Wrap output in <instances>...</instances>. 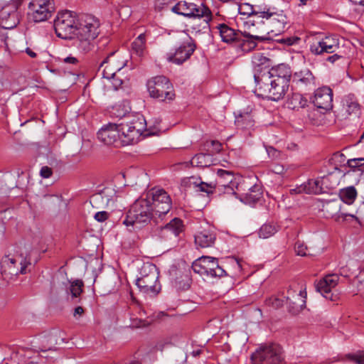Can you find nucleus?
<instances>
[{
	"label": "nucleus",
	"instance_id": "0eeeda50",
	"mask_svg": "<svg viewBox=\"0 0 364 364\" xmlns=\"http://www.w3.org/2000/svg\"><path fill=\"white\" fill-rule=\"evenodd\" d=\"M286 25L277 26L276 27L267 26V31L261 32L257 30V27L255 28H245L242 33L246 39L242 40L240 43V47L244 52H250L253 50L257 45L258 42H264L269 39L267 36L269 33L278 35L284 31Z\"/></svg>",
	"mask_w": 364,
	"mask_h": 364
},
{
	"label": "nucleus",
	"instance_id": "72a5a7b5",
	"mask_svg": "<svg viewBox=\"0 0 364 364\" xmlns=\"http://www.w3.org/2000/svg\"><path fill=\"white\" fill-rule=\"evenodd\" d=\"M343 105L348 114H357L360 110V105L353 95H348L343 100Z\"/></svg>",
	"mask_w": 364,
	"mask_h": 364
},
{
	"label": "nucleus",
	"instance_id": "bb28decb",
	"mask_svg": "<svg viewBox=\"0 0 364 364\" xmlns=\"http://www.w3.org/2000/svg\"><path fill=\"white\" fill-rule=\"evenodd\" d=\"M83 287L84 283L81 279L70 282V286L66 290L68 299L75 304L80 302V295L83 291Z\"/></svg>",
	"mask_w": 364,
	"mask_h": 364
},
{
	"label": "nucleus",
	"instance_id": "39448f33",
	"mask_svg": "<svg viewBox=\"0 0 364 364\" xmlns=\"http://www.w3.org/2000/svg\"><path fill=\"white\" fill-rule=\"evenodd\" d=\"M140 277H138V289L141 292L150 296H156L159 290L158 282L159 272L152 263L144 262L140 267Z\"/></svg>",
	"mask_w": 364,
	"mask_h": 364
},
{
	"label": "nucleus",
	"instance_id": "13d9d810",
	"mask_svg": "<svg viewBox=\"0 0 364 364\" xmlns=\"http://www.w3.org/2000/svg\"><path fill=\"white\" fill-rule=\"evenodd\" d=\"M63 61L65 63H70V64H76L78 60L76 58L73 56H68L65 58H64Z\"/></svg>",
	"mask_w": 364,
	"mask_h": 364
},
{
	"label": "nucleus",
	"instance_id": "6e6552de",
	"mask_svg": "<svg viewBox=\"0 0 364 364\" xmlns=\"http://www.w3.org/2000/svg\"><path fill=\"white\" fill-rule=\"evenodd\" d=\"M171 11L178 15L193 18V20L200 21V18H203L204 27H207L211 20V11L208 7L203 5L198 6L186 1H179L171 8Z\"/></svg>",
	"mask_w": 364,
	"mask_h": 364
},
{
	"label": "nucleus",
	"instance_id": "ea45409f",
	"mask_svg": "<svg viewBox=\"0 0 364 364\" xmlns=\"http://www.w3.org/2000/svg\"><path fill=\"white\" fill-rule=\"evenodd\" d=\"M277 228L272 224L263 225L259 230V237L266 239L272 237L277 232Z\"/></svg>",
	"mask_w": 364,
	"mask_h": 364
},
{
	"label": "nucleus",
	"instance_id": "aec40b11",
	"mask_svg": "<svg viewBox=\"0 0 364 364\" xmlns=\"http://www.w3.org/2000/svg\"><path fill=\"white\" fill-rule=\"evenodd\" d=\"M306 293L302 290H299L298 293L288 291L286 302L289 304L293 314H296L303 309L306 305Z\"/></svg>",
	"mask_w": 364,
	"mask_h": 364
},
{
	"label": "nucleus",
	"instance_id": "0e129e2a",
	"mask_svg": "<svg viewBox=\"0 0 364 364\" xmlns=\"http://www.w3.org/2000/svg\"><path fill=\"white\" fill-rule=\"evenodd\" d=\"M26 53L27 54L31 56V58H35L36 56V53H34L33 50H31V49L29 48H27L26 49Z\"/></svg>",
	"mask_w": 364,
	"mask_h": 364
},
{
	"label": "nucleus",
	"instance_id": "5701e85b",
	"mask_svg": "<svg viewBox=\"0 0 364 364\" xmlns=\"http://www.w3.org/2000/svg\"><path fill=\"white\" fill-rule=\"evenodd\" d=\"M262 74H267L271 80H284V82L289 83L291 73L288 65L279 64L270 70L263 71Z\"/></svg>",
	"mask_w": 364,
	"mask_h": 364
},
{
	"label": "nucleus",
	"instance_id": "09e8293b",
	"mask_svg": "<svg viewBox=\"0 0 364 364\" xmlns=\"http://www.w3.org/2000/svg\"><path fill=\"white\" fill-rule=\"evenodd\" d=\"M109 217V213L107 211H100L95 214L94 218L98 222H104Z\"/></svg>",
	"mask_w": 364,
	"mask_h": 364
},
{
	"label": "nucleus",
	"instance_id": "473e14b6",
	"mask_svg": "<svg viewBox=\"0 0 364 364\" xmlns=\"http://www.w3.org/2000/svg\"><path fill=\"white\" fill-rule=\"evenodd\" d=\"M347 165L350 168L345 176L352 177L357 171L362 173L364 171V158H354L347 161Z\"/></svg>",
	"mask_w": 364,
	"mask_h": 364
},
{
	"label": "nucleus",
	"instance_id": "9b49d317",
	"mask_svg": "<svg viewBox=\"0 0 364 364\" xmlns=\"http://www.w3.org/2000/svg\"><path fill=\"white\" fill-rule=\"evenodd\" d=\"M183 230L182 220L175 218L163 227H156L154 236H157L160 240L174 245L178 242V237Z\"/></svg>",
	"mask_w": 364,
	"mask_h": 364
},
{
	"label": "nucleus",
	"instance_id": "a18cd8bd",
	"mask_svg": "<svg viewBox=\"0 0 364 364\" xmlns=\"http://www.w3.org/2000/svg\"><path fill=\"white\" fill-rule=\"evenodd\" d=\"M127 112L124 105H117L112 107L110 114L113 117L122 118L126 116Z\"/></svg>",
	"mask_w": 364,
	"mask_h": 364
},
{
	"label": "nucleus",
	"instance_id": "c756f323",
	"mask_svg": "<svg viewBox=\"0 0 364 364\" xmlns=\"http://www.w3.org/2000/svg\"><path fill=\"white\" fill-rule=\"evenodd\" d=\"M217 28L223 42L230 43L237 39V32L228 25L221 23L217 26Z\"/></svg>",
	"mask_w": 364,
	"mask_h": 364
},
{
	"label": "nucleus",
	"instance_id": "774afa93",
	"mask_svg": "<svg viewBox=\"0 0 364 364\" xmlns=\"http://www.w3.org/2000/svg\"><path fill=\"white\" fill-rule=\"evenodd\" d=\"M355 4L364 5V0H350Z\"/></svg>",
	"mask_w": 364,
	"mask_h": 364
},
{
	"label": "nucleus",
	"instance_id": "a19ab883",
	"mask_svg": "<svg viewBox=\"0 0 364 364\" xmlns=\"http://www.w3.org/2000/svg\"><path fill=\"white\" fill-rule=\"evenodd\" d=\"M138 122H139V124L141 126V128H139L138 127V129H137V132H138V134H139V136H142L143 138H145V137H147V136H153V135H155L157 134V131L154 129H144V126H146V122L144 117V116H141L139 117L138 115Z\"/></svg>",
	"mask_w": 364,
	"mask_h": 364
},
{
	"label": "nucleus",
	"instance_id": "3c124183",
	"mask_svg": "<svg viewBox=\"0 0 364 364\" xmlns=\"http://www.w3.org/2000/svg\"><path fill=\"white\" fill-rule=\"evenodd\" d=\"M52 173V170L48 166H43L40 171V175L44 178H48L51 176Z\"/></svg>",
	"mask_w": 364,
	"mask_h": 364
},
{
	"label": "nucleus",
	"instance_id": "dca6fc26",
	"mask_svg": "<svg viewBox=\"0 0 364 364\" xmlns=\"http://www.w3.org/2000/svg\"><path fill=\"white\" fill-rule=\"evenodd\" d=\"M97 138L107 145H112L122 140L119 124L108 123L103 126L97 132Z\"/></svg>",
	"mask_w": 364,
	"mask_h": 364
},
{
	"label": "nucleus",
	"instance_id": "412c9836",
	"mask_svg": "<svg viewBox=\"0 0 364 364\" xmlns=\"http://www.w3.org/2000/svg\"><path fill=\"white\" fill-rule=\"evenodd\" d=\"M115 52H111L99 65L98 70H100L102 68V75L104 78L111 79V77H115L116 72L119 71L122 66L116 65V61L111 60Z\"/></svg>",
	"mask_w": 364,
	"mask_h": 364
},
{
	"label": "nucleus",
	"instance_id": "f704fd0d",
	"mask_svg": "<svg viewBox=\"0 0 364 364\" xmlns=\"http://www.w3.org/2000/svg\"><path fill=\"white\" fill-rule=\"evenodd\" d=\"M191 163L193 166L200 168L210 166L213 163L212 156L210 154H198L193 157Z\"/></svg>",
	"mask_w": 364,
	"mask_h": 364
},
{
	"label": "nucleus",
	"instance_id": "2f4dec72",
	"mask_svg": "<svg viewBox=\"0 0 364 364\" xmlns=\"http://www.w3.org/2000/svg\"><path fill=\"white\" fill-rule=\"evenodd\" d=\"M357 191L354 186H348L340 190L339 200H341V202L343 201L346 204L350 205L355 201L357 197Z\"/></svg>",
	"mask_w": 364,
	"mask_h": 364
},
{
	"label": "nucleus",
	"instance_id": "c85d7f7f",
	"mask_svg": "<svg viewBox=\"0 0 364 364\" xmlns=\"http://www.w3.org/2000/svg\"><path fill=\"white\" fill-rule=\"evenodd\" d=\"M262 193L259 186H254L241 198V200L246 204L253 205L262 198Z\"/></svg>",
	"mask_w": 364,
	"mask_h": 364
},
{
	"label": "nucleus",
	"instance_id": "49530a36",
	"mask_svg": "<svg viewBox=\"0 0 364 364\" xmlns=\"http://www.w3.org/2000/svg\"><path fill=\"white\" fill-rule=\"evenodd\" d=\"M284 301L282 299L272 296L266 300V304L268 306H272L274 309H278L284 305Z\"/></svg>",
	"mask_w": 364,
	"mask_h": 364
},
{
	"label": "nucleus",
	"instance_id": "1a4fd4ad",
	"mask_svg": "<svg viewBox=\"0 0 364 364\" xmlns=\"http://www.w3.org/2000/svg\"><path fill=\"white\" fill-rule=\"evenodd\" d=\"M193 271L205 279L220 278L226 274L216 257L202 256L192 264Z\"/></svg>",
	"mask_w": 364,
	"mask_h": 364
},
{
	"label": "nucleus",
	"instance_id": "7ed1b4c3",
	"mask_svg": "<svg viewBox=\"0 0 364 364\" xmlns=\"http://www.w3.org/2000/svg\"><path fill=\"white\" fill-rule=\"evenodd\" d=\"M238 13L250 16L245 23V28H255L261 32L267 31V26L277 27L287 24V16L284 11L274 6H252L245 3L237 7Z\"/></svg>",
	"mask_w": 364,
	"mask_h": 364
},
{
	"label": "nucleus",
	"instance_id": "f03ea898",
	"mask_svg": "<svg viewBox=\"0 0 364 364\" xmlns=\"http://www.w3.org/2000/svg\"><path fill=\"white\" fill-rule=\"evenodd\" d=\"M171 208V198L164 189L154 188L142 193L138 198V236H154L156 226Z\"/></svg>",
	"mask_w": 364,
	"mask_h": 364
},
{
	"label": "nucleus",
	"instance_id": "393cba45",
	"mask_svg": "<svg viewBox=\"0 0 364 364\" xmlns=\"http://www.w3.org/2000/svg\"><path fill=\"white\" fill-rule=\"evenodd\" d=\"M333 177V174L323 176L322 178H318L316 179L309 180L306 183H304L306 193L307 194H320L323 193V185L326 183L331 178Z\"/></svg>",
	"mask_w": 364,
	"mask_h": 364
},
{
	"label": "nucleus",
	"instance_id": "a211bd4d",
	"mask_svg": "<svg viewBox=\"0 0 364 364\" xmlns=\"http://www.w3.org/2000/svg\"><path fill=\"white\" fill-rule=\"evenodd\" d=\"M218 178L215 184L216 187L224 188L225 193H235V188L237 187V182L232 172L218 169L217 171Z\"/></svg>",
	"mask_w": 364,
	"mask_h": 364
},
{
	"label": "nucleus",
	"instance_id": "4c0bfd02",
	"mask_svg": "<svg viewBox=\"0 0 364 364\" xmlns=\"http://www.w3.org/2000/svg\"><path fill=\"white\" fill-rule=\"evenodd\" d=\"M236 125L237 127L242 129H249L254 127L255 122L250 114L240 115L236 118Z\"/></svg>",
	"mask_w": 364,
	"mask_h": 364
},
{
	"label": "nucleus",
	"instance_id": "4468645a",
	"mask_svg": "<svg viewBox=\"0 0 364 364\" xmlns=\"http://www.w3.org/2000/svg\"><path fill=\"white\" fill-rule=\"evenodd\" d=\"M338 48L339 41L336 36H326L310 46V51L316 55L333 53Z\"/></svg>",
	"mask_w": 364,
	"mask_h": 364
},
{
	"label": "nucleus",
	"instance_id": "4be33fe9",
	"mask_svg": "<svg viewBox=\"0 0 364 364\" xmlns=\"http://www.w3.org/2000/svg\"><path fill=\"white\" fill-rule=\"evenodd\" d=\"M194 239L197 249L208 248L214 245L216 235L210 230H203L195 235Z\"/></svg>",
	"mask_w": 364,
	"mask_h": 364
},
{
	"label": "nucleus",
	"instance_id": "79ce46f5",
	"mask_svg": "<svg viewBox=\"0 0 364 364\" xmlns=\"http://www.w3.org/2000/svg\"><path fill=\"white\" fill-rule=\"evenodd\" d=\"M294 250L297 255L301 257L315 255V252L311 248H309L303 242L299 240L295 243Z\"/></svg>",
	"mask_w": 364,
	"mask_h": 364
},
{
	"label": "nucleus",
	"instance_id": "37998d69",
	"mask_svg": "<svg viewBox=\"0 0 364 364\" xmlns=\"http://www.w3.org/2000/svg\"><path fill=\"white\" fill-rule=\"evenodd\" d=\"M21 260L20 262L21 268L19 273L25 274L27 273V267L31 265V252H28L25 256L21 255Z\"/></svg>",
	"mask_w": 364,
	"mask_h": 364
},
{
	"label": "nucleus",
	"instance_id": "6ab92c4d",
	"mask_svg": "<svg viewBox=\"0 0 364 364\" xmlns=\"http://www.w3.org/2000/svg\"><path fill=\"white\" fill-rule=\"evenodd\" d=\"M323 208L326 213L337 222H340L341 220H344L347 217L356 218L354 215L341 212V202L338 199L326 202L323 205Z\"/></svg>",
	"mask_w": 364,
	"mask_h": 364
},
{
	"label": "nucleus",
	"instance_id": "7c9ffc66",
	"mask_svg": "<svg viewBox=\"0 0 364 364\" xmlns=\"http://www.w3.org/2000/svg\"><path fill=\"white\" fill-rule=\"evenodd\" d=\"M308 105V100L299 93H294L287 102V106L289 109L299 110L306 107Z\"/></svg>",
	"mask_w": 364,
	"mask_h": 364
},
{
	"label": "nucleus",
	"instance_id": "c9c22d12",
	"mask_svg": "<svg viewBox=\"0 0 364 364\" xmlns=\"http://www.w3.org/2000/svg\"><path fill=\"white\" fill-rule=\"evenodd\" d=\"M136 222V209L135 207L132 208L127 213L123 224L127 227L129 232H133L135 230V223Z\"/></svg>",
	"mask_w": 364,
	"mask_h": 364
},
{
	"label": "nucleus",
	"instance_id": "e433bc0d",
	"mask_svg": "<svg viewBox=\"0 0 364 364\" xmlns=\"http://www.w3.org/2000/svg\"><path fill=\"white\" fill-rule=\"evenodd\" d=\"M252 62L256 71L262 70V68H259L261 66H264L265 68H268L269 66V59L261 53H255L252 58Z\"/></svg>",
	"mask_w": 364,
	"mask_h": 364
},
{
	"label": "nucleus",
	"instance_id": "f3484780",
	"mask_svg": "<svg viewBox=\"0 0 364 364\" xmlns=\"http://www.w3.org/2000/svg\"><path fill=\"white\" fill-rule=\"evenodd\" d=\"M339 277L337 274L326 275L315 284V287L323 297L334 301L333 294L331 292L338 282Z\"/></svg>",
	"mask_w": 364,
	"mask_h": 364
},
{
	"label": "nucleus",
	"instance_id": "20e7f679",
	"mask_svg": "<svg viewBox=\"0 0 364 364\" xmlns=\"http://www.w3.org/2000/svg\"><path fill=\"white\" fill-rule=\"evenodd\" d=\"M254 78L258 95L272 101L282 99L289 90V83L284 80H271L267 74L255 73Z\"/></svg>",
	"mask_w": 364,
	"mask_h": 364
},
{
	"label": "nucleus",
	"instance_id": "bf43d9fd",
	"mask_svg": "<svg viewBox=\"0 0 364 364\" xmlns=\"http://www.w3.org/2000/svg\"><path fill=\"white\" fill-rule=\"evenodd\" d=\"M353 358L357 364H364V353L360 355H353Z\"/></svg>",
	"mask_w": 364,
	"mask_h": 364
},
{
	"label": "nucleus",
	"instance_id": "338daca9",
	"mask_svg": "<svg viewBox=\"0 0 364 364\" xmlns=\"http://www.w3.org/2000/svg\"><path fill=\"white\" fill-rule=\"evenodd\" d=\"M213 145L215 146V149L217 151H220V147H221V144L219 143L218 141H213Z\"/></svg>",
	"mask_w": 364,
	"mask_h": 364
},
{
	"label": "nucleus",
	"instance_id": "b1692460",
	"mask_svg": "<svg viewBox=\"0 0 364 364\" xmlns=\"http://www.w3.org/2000/svg\"><path fill=\"white\" fill-rule=\"evenodd\" d=\"M120 134L122 136V143L124 146L129 145L134 143L136 135L135 122L120 123L119 124Z\"/></svg>",
	"mask_w": 364,
	"mask_h": 364
},
{
	"label": "nucleus",
	"instance_id": "9d476101",
	"mask_svg": "<svg viewBox=\"0 0 364 364\" xmlns=\"http://www.w3.org/2000/svg\"><path fill=\"white\" fill-rule=\"evenodd\" d=\"M251 359L253 364H280L284 358L280 346L272 343L259 347Z\"/></svg>",
	"mask_w": 364,
	"mask_h": 364
},
{
	"label": "nucleus",
	"instance_id": "603ef678",
	"mask_svg": "<svg viewBox=\"0 0 364 364\" xmlns=\"http://www.w3.org/2000/svg\"><path fill=\"white\" fill-rule=\"evenodd\" d=\"M174 0H155V6L159 9H163L165 6L171 4Z\"/></svg>",
	"mask_w": 364,
	"mask_h": 364
},
{
	"label": "nucleus",
	"instance_id": "58836bf2",
	"mask_svg": "<svg viewBox=\"0 0 364 364\" xmlns=\"http://www.w3.org/2000/svg\"><path fill=\"white\" fill-rule=\"evenodd\" d=\"M147 33H141L138 35V57H145L148 54V49L146 44Z\"/></svg>",
	"mask_w": 364,
	"mask_h": 364
},
{
	"label": "nucleus",
	"instance_id": "864d4df0",
	"mask_svg": "<svg viewBox=\"0 0 364 364\" xmlns=\"http://www.w3.org/2000/svg\"><path fill=\"white\" fill-rule=\"evenodd\" d=\"M305 187L304 186V184L303 183L302 185L295 188H292V189H290V193L291 194H297V193H306V190H305Z\"/></svg>",
	"mask_w": 364,
	"mask_h": 364
},
{
	"label": "nucleus",
	"instance_id": "423d86ee",
	"mask_svg": "<svg viewBox=\"0 0 364 364\" xmlns=\"http://www.w3.org/2000/svg\"><path fill=\"white\" fill-rule=\"evenodd\" d=\"M149 96L161 102H170L175 99L173 87L169 80L163 75L155 76L147 81Z\"/></svg>",
	"mask_w": 364,
	"mask_h": 364
},
{
	"label": "nucleus",
	"instance_id": "680f3d73",
	"mask_svg": "<svg viewBox=\"0 0 364 364\" xmlns=\"http://www.w3.org/2000/svg\"><path fill=\"white\" fill-rule=\"evenodd\" d=\"M129 319L131 323L127 326L132 328H136V318L134 317V315H130Z\"/></svg>",
	"mask_w": 364,
	"mask_h": 364
},
{
	"label": "nucleus",
	"instance_id": "cd10ccee",
	"mask_svg": "<svg viewBox=\"0 0 364 364\" xmlns=\"http://www.w3.org/2000/svg\"><path fill=\"white\" fill-rule=\"evenodd\" d=\"M190 187H192L196 192L205 193L208 195L213 193L216 188L215 183H205L200 178L191 177L188 179Z\"/></svg>",
	"mask_w": 364,
	"mask_h": 364
},
{
	"label": "nucleus",
	"instance_id": "c03bdc74",
	"mask_svg": "<svg viewBox=\"0 0 364 364\" xmlns=\"http://www.w3.org/2000/svg\"><path fill=\"white\" fill-rule=\"evenodd\" d=\"M191 20L189 21L187 26H190V28L192 31H195L196 33L200 32L203 29L208 28L209 23H208L207 27H204V24L203 23V18H200V21L199 20H193V18H190Z\"/></svg>",
	"mask_w": 364,
	"mask_h": 364
},
{
	"label": "nucleus",
	"instance_id": "052dcab7",
	"mask_svg": "<svg viewBox=\"0 0 364 364\" xmlns=\"http://www.w3.org/2000/svg\"><path fill=\"white\" fill-rule=\"evenodd\" d=\"M150 323H151L150 321H144L141 318L140 319L138 318L137 327L141 328V327L148 326L150 324Z\"/></svg>",
	"mask_w": 364,
	"mask_h": 364
},
{
	"label": "nucleus",
	"instance_id": "6e6d98bb",
	"mask_svg": "<svg viewBox=\"0 0 364 364\" xmlns=\"http://www.w3.org/2000/svg\"><path fill=\"white\" fill-rule=\"evenodd\" d=\"M112 84L115 90H117L122 84V80L120 79H117L115 77H111Z\"/></svg>",
	"mask_w": 364,
	"mask_h": 364
},
{
	"label": "nucleus",
	"instance_id": "e2e57ef3",
	"mask_svg": "<svg viewBox=\"0 0 364 364\" xmlns=\"http://www.w3.org/2000/svg\"><path fill=\"white\" fill-rule=\"evenodd\" d=\"M340 58H341V55H338L337 54H334L333 55H331V56L328 57L327 60L331 62V63H334L337 60H338Z\"/></svg>",
	"mask_w": 364,
	"mask_h": 364
},
{
	"label": "nucleus",
	"instance_id": "8fccbe9b",
	"mask_svg": "<svg viewBox=\"0 0 364 364\" xmlns=\"http://www.w3.org/2000/svg\"><path fill=\"white\" fill-rule=\"evenodd\" d=\"M285 170L284 166L279 164H274L271 166V171L276 174H283Z\"/></svg>",
	"mask_w": 364,
	"mask_h": 364
},
{
	"label": "nucleus",
	"instance_id": "4d7b16f0",
	"mask_svg": "<svg viewBox=\"0 0 364 364\" xmlns=\"http://www.w3.org/2000/svg\"><path fill=\"white\" fill-rule=\"evenodd\" d=\"M84 314V309L82 306H77L74 309L73 316L77 318V316H82Z\"/></svg>",
	"mask_w": 364,
	"mask_h": 364
},
{
	"label": "nucleus",
	"instance_id": "2eb2a0df",
	"mask_svg": "<svg viewBox=\"0 0 364 364\" xmlns=\"http://www.w3.org/2000/svg\"><path fill=\"white\" fill-rule=\"evenodd\" d=\"M313 102L314 105L325 111L331 110L333 107V91L327 86L318 88L314 92Z\"/></svg>",
	"mask_w": 364,
	"mask_h": 364
},
{
	"label": "nucleus",
	"instance_id": "ddd939ff",
	"mask_svg": "<svg viewBox=\"0 0 364 364\" xmlns=\"http://www.w3.org/2000/svg\"><path fill=\"white\" fill-rule=\"evenodd\" d=\"M196 50V44L193 40L183 42L174 52H168L166 54V59L169 63L181 65Z\"/></svg>",
	"mask_w": 364,
	"mask_h": 364
},
{
	"label": "nucleus",
	"instance_id": "5fc2aeb1",
	"mask_svg": "<svg viewBox=\"0 0 364 364\" xmlns=\"http://www.w3.org/2000/svg\"><path fill=\"white\" fill-rule=\"evenodd\" d=\"M16 259L14 258H9L8 257H5L4 258H3L1 262L3 265H7L9 267H11V266L16 264Z\"/></svg>",
	"mask_w": 364,
	"mask_h": 364
},
{
	"label": "nucleus",
	"instance_id": "de8ad7c7",
	"mask_svg": "<svg viewBox=\"0 0 364 364\" xmlns=\"http://www.w3.org/2000/svg\"><path fill=\"white\" fill-rule=\"evenodd\" d=\"M266 151L269 157L273 159H277L280 156V152L272 146L267 147Z\"/></svg>",
	"mask_w": 364,
	"mask_h": 364
},
{
	"label": "nucleus",
	"instance_id": "a878e982",
	"mask_svg": "<svg viewBox=\"0 0 364 364\" xmlns=\"http://www.w3.org/2000/svg\"><path fill=\"white\" fill-rule=\"evenodd\" d=\"M293 82L296 85L305 87H315V77L311 71L307 68L296 72L293 75Z\"/></svg>",
	"mask_w": 364,
	"mask_h": 364
},
{
	"label": "nucleus",
	"instance_id": "f8f14e48",
	"mask_svg": "<svg viewBox=\"0 0 364 364\" xmlns=\"http://www.w3.org/2000/svg\"><path fill=\"white\" fill-rule=\"evenodd\" d=\"M53 9L50 0H31L28 4V14L35 22L46 21Z\"/></svg>",
	"mask_w": 364,
	"mask_h": 364
},
{
	"label": "nucleus",
	"instance_id": "f257e3e1",
	"mask_svg": "<svg viewBox=\"0 0 364 364\" xmlns=\"http://www.w3.org/2000/svg\"><path fill=\"white\" fill-rule=\"evenodd\" d=\"M99 26V21L93 16L78 17L76 13L70 11L59 13L54 21L57 36L72 40L73 46L82 53L92 48L93 41L100 33Z\"/></svg>",
	"mask_w": 364,
	"mask_h": 364
},
{
	"label": "nucleus",
	"instance_id": "69168bd1",
	"mask_svg": "<svg viewBox=\"0 0 364 364\" xmlns=\"http://www.w3.org/2000/svg\"><path fill=\"white\" fill-rule=\"evenodd\" d=\"M201 353V350L200 349H197V350H194L192 351L191 353V355L193 356V357H197Z\"/></svg>",
	"mask_w": 364,
	"mask_h": 364
}]
</instances>
